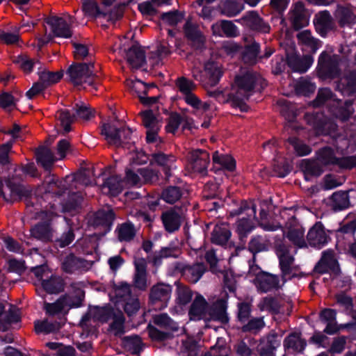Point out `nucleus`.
Listing matches in <instances>:
<instances>
[{
	"instance_id": "nucleus-1",
	"label": "nucleus",
	"mask_w": 356,
	"mask_h": 356,
	"mask_svg": "<svg viewBox=\"0 0 356 356\" xmlns=\"http://www.w3.org/2000/svg\"><path fill=\"white\" fill-rule=\"evenodd\" d=\"M259 79V77L255 73L247 72L245 74L236 77L227 99L219 90H208V95L220 102H230L232 106L238 108L241 111H247L245 101L252 95Z\"/></svg>"
},
{
	"instance_id": "nucleus-2",
	"label": "nucleus",
	"mask_w": 356,
	"mask_h": 356,
	"mask_svg": "<svg viewBox=\"0 0 356 356\" xmlns=\"http://www.w3.org/2000/svg\"><path fill=\"white\" fill-rule=\"evenodd\" d=\"M276 253L279 258L282 274V283H280L278 277L275 275L268 273L259 275L257 277V286L259 290L264 292L278 289L287 280L297 275V269L293 266V256L289 247L285 245H280L277 247Z\"/></svg>"
},
{
	"instance_id": "nucleus-3",
	"label": "nucleus",
	"mask_w": 356,
	"mask_h": 356,
	"mask_svg": "<svg viewBox=\"0 0 356 356\" xmlns=\"http://www.w3.org/2000/svg\"><path fill=\"white\" fill-rule=\"evenodd\" d=\"M226 301L220 299L216 301L212 307H209L205 298L197 294L193 301L189 311L188 316L191 320L200 321H218L222 323L228 321L226 313Z\"/></svg>"
},
{
	"instance_id": "nucleus-4",
	"label": "nucleus",
	"mask_w": 356,
	"mask_h": 356,
	"mask_svg": "<svg viewBox=\"0 0 356 356\" xmlns=\"http://www.w3.org/2000/svg\"><path fill=\"white\" fill-rule=\"evenodd\" d=\"M193 78L201 83L207 89L215 86L219 82L222 75V65L213 60L204 64L203 69L195 67L192 70Z\"/></svg>"
},
{
	"instance_id": "nucleus-5",
	"label": "nucleus",
	"mask_w": 356,
	"mask_h": 356,
	"mask_svg": "<svg viewBox=\"0 0 356 356\" xmlns=\"http://www.w3.org/2000/svg\"><path fill=\"white\" fill-rule=\"evenodd\" d=\"M68 74L74 85L83 86L84 88L86 85H88L97 89V75L93 64L80 63L73 65L69 68Z\"/></svg>"
},
{
	"instance_id": "nucleus-6",
	"label": "nucleus",
	"mask_w": 356,
	"mask_h": 356,
	"mask_svg": "<svg viewBox=\"0 0 356 356\" xmlns=\"http://www.w3.org/2000/svg\"><path fill=\"white\" fill-rule=\"evenodd\" d=\"M73 111L72 115L67 110H60L56 113V117L65 133L70 131V125L75 120H88L94 116V111L83 102L76 103L73 107Z\"/></svg>"
},
{
	"instance_id": "nucleus-7",
	"label": "nucleus",
	"mask_w": 356,
	"mask_h": 356,
	"mask_svg": "<svg viewBox=\"0 0 356 356\" xmlns=\"http://www.w3.org/2000/svg\"><path fill=\"white\" fill-rule=\"evenodd\" d=\"M178 91L182 95L185 102L197 111H207L210 108L208 102H202L194 93L196 85L193 81L184 77H179L175 82Z\"/></svg>"
},
{
	"instance_id": "nucleus-8",
	"label": "nucleus",
	"mask_w": 356,
	"mask_h": 356,
	"mask_svg": "<svg viewBox=\"0 0 356 356\" xmlns=\"http://www.w3.org/2000/svg\"><path fill=\"white\" fill-rule=\"evenodd\" d=\"M245 212V216H242L236 224V230L241 238L246 237L255 227V214L256 206L251 204L250 206L241 207L238 211H233L230 212L232 216L243 214Z\"/></svg>"
},
{
	"instance_id": "nucleus-9",
	"label": "nucleus",
	"mask_w": 356,
	"mask_h": 356,
	"mask_svg": "<svg viewBox=\"0 0 356 356\" xmlns=\"http://www.w3.org/2000/svg\"><path fill=\"white\" fill-rule=\"evenodd\" d=\"M101 134L110 145L120 147L131 140V130L129 127L119 128L108 123L102 126Z\"/></svg>"
},
{
	"instance_id": "nucleus-10",
	"label": "nucleus",
	"mask_w": 356,
	"mask_h": 356,
	"mask_svg": "<svg viewBox=\"0 0 356 356\" xmlns=\"http://www.w3.org/2000/svg\"><path fill=\"white\" fill-rule=\"evenodd\" d=\"M46 23L50 26L56 37L69 38L72 35L71 26L74 23V19L67 14L62 16H51L46 19Z\"/></svg>"
},
{
	"instance_id": "nucleus-11",
	"label": "nucleus",
	"mask_w": 356,
	"mask_h": 356,
	"mask_svg": "<svg viewBox=\"0 0 356 356\" xmlns=\"http://www.w3.org/2000/svg\"><path fill=\"white\" fill-rule=\"evenodd\" d=\"M317 160L322 167L330 164H337L343 168H352L356 166V156L338 159L330 147L321 149L318 152Z\"/></svg>"
},
{
	"instance_id": "nucleus-12",
	"label": "nucleus",
	"mask_w": 356,
	"mask_h": 356,
	"mask_svg": "<svg viewBox=\"0 0 356 356\" xmlns=\"http://www.w3.org/2000/svg\"><path fill=\"white\" fill-rule=\"evenodd\" d=\"M284 233L286 237L298 247L302 248L306 246L305 229L296 218L293 217L288 220L286 223Z\"/></svg>"
},
{
	"instance_id": "nucleus-13",
	"label": "nucleus",
	"mask_w": 356,
	"mask_h": 356,
	"mask_svg": "<svg viewBox=\"0 0 356 356\" xmlns=\"http://www.w3.org/2000/svg\"><path fill=\"white\" fill-rule=\"evenodd\" d=\"M81 296L82 293L79 292L75 299L70 296H63L52 304L45 303L44 309L49 315H55L70 307H78L81 303Z\"/></svg>"
},
{
	"instance_id": "nucleus-14",
	"label": "nucleus",
	"mask_w": 356,
	"mask_h": 356,
	"mask_svg": "<svg viewBox=\"0 0 356 356\" xmlns=\"http://www.w3.org/2000/svg\"><path fill=\"white\" fill-rule=\"evenodd\" d=\"M318 66L321 76L334 77L339 74V58L337 56H331L325 51L322 52L318 58Z\"/></svg>"
},
{
	"instance_id": "nucleus-15",
	"label": "nucleus",
	"mask_w": 356,
	"mask_h": 356,
	"mask_svg": "<svg viewBox=\"0 0 356 356\" xmlns=\"http://www.w3.org/2000/svg\"><path fill=\"white\" fill-rule=\"evenodd\" d=\"M307 239L311 246L321 248L329 239V236L321 222L315 223L309 230Z\"/></svg>"
},
{
	"instance_id": "nucleus-16",
	"label": "nucleus",
	"mask_w": 356,
	"mask_h": 356,
	"mask_svg": "<svg viewBox=\"0 0 356 356\" xmlns=\"http://www.w3.org/2000/svg\"><path fill=\"white\" fill-rule=\"evenodd\" d=\"M209 154L206 151H193L189 157L188 168L194 172L204 173L209 164Z\"/></svg>"
},
{
	"instance_id": "nucleus-17",
	"label": "nucleus",
	"mask_w": 356,
	"mask_h": 356,
	"mask_svg": "<svg viewBox=\"0 0 356 356\" xmlns=\"http://www.w3.org/2000/svg\"><path fill=\"white\" fill-rule=\"evenodd\" d=\"M176 268L189 282L193 283H196L205 271V267L201 263H197L193 266L178 263Z\"/></svg>"
},
{
	"instance_id": "nucleus-18",
	"label": "nucleus",
	"mask_w": 356,
	"mask_h": 356,
	"mask_svg": "<svg viewBox=\"0 0 356 356\" xmlns=\"http://www.w3.org/2000/svg\"><path fill=\"white\" fill-rule=\"evenodd\" d=\"M184 217V212L180 210L172 209L163 213L162 220L166 231L174 232L178 230Z\"/></svg>"
},
{
	"instance_id": "nucleus-19",
	"label": "nucleus",
	"mask_w": 356,
	"mask_h": 356,
	"mask_svg": "<svg viewBox=\"0 0 356 356\" xmlns=\"http://www.w3.org/2000/svg\"><path fill=\"white\" fill-rule=\"evenodd\" d=\"M130 286L127 284H122L117 289L116 294L118 296L124 299V310L129 316H131L136 313L140 308V302L136 298L129 297V296Z\"/></svg>"
},
{
	"instance_id": "nucleus-20",
	"label": "nucleus",
	"mask_w": 356,
	"mask_h": 356,
	"mask_svg": "<svg viewBox=\"0 0 356 356\" xmlns=\"http://www.w3.org/2000/svg\"><path fill=\"white\" fill-rule=\"evenodd\" d=\"M127 63L131 67L138 69L143 66L145 62V53L140 47L133 45L128 50L122 49Z\"/></svg>"
},
{
	"instance_id": "nucleus-21",
	"label": "nucleus",
	"mask_w": 356,
	"mask_h": 356,
	"mask_svg": "<svg viewBox=\"0 0 356 356\" xmlns=\"http://www.w3.org/2000/svg\"><path fill=\"white\" fill-rule=\"evenodd\" d=\"M244 26L261 33H268L270 26L265 23L261 18L254 12L248 13L246 15L239 19Z\"/></svg>"
},
{
	"instance_id": "nucleus-22",
	"label": "nucleus",
	"mask_w": 356,
	"mask_h": 356,
	"mask_svg": "<svg viewBox=\"0 0 356 356\" xmlns=\"http://www.w3.org/2000/svg\"><path fill=\"white\" fill-rule=\"evenodd\" d=\"M136 273L134 276V283L136 288L140 290H145L147 286V262L143 258H138L134 261Z\"/></svg>"
},
{
	"instance_id": "nucleus-23",
	"label": "nucleus",
	"mask_w": 356,
	"mask_h": 356,
	"mask_svg": "<svg viewBox=\"0 0 356 356\" xmlns=\"http://www.w3.org/2000/svg\"><path fill=\"white\" fill-rule=\"evenodd\" d=\"M330 270L334 273L339 270L338 263L331 251L325 252L321 259L315 266V271L319 273H325Z\"/></svg>"
},
{
	"instance_id": "nucleus-24",
	"label": "nucleus",
	"mask_w": 356,
	"mask_h": 356,
	"mask_svg": "<svg viewBox=\"0 0 356 356\" xmlns=\"http://www.w3.org/2000/svg\"><path fill=\"white\" fill-rule=\"evenodd\" d=\"M26 195V192L22 185L13 183L9 180L6 183V186L3 187L0 183V196L6 200H11Z\"/></svg>"
},
{
	"instance_id": "nucleus-25",
	"label": "nucleus",
	"mask_w": 356,
	"mask_h": 356,
	"mask_svg": "<svg viewBox=\"0 0 356 356\" xmlns=\"http://www.w3.org/2000/svg\"><path fill=\"white\" fill-rule=\"evenodd\" d=\"M291 19L297 29L301 28L308 24L309 15L305 10L302 2H296L293 7L291 14Z\"/></svg>"
},
{
	"instance_id": "nucleus-26",
	"label": "nucleus",
	"mask_w": 356,
	"mask_h": 356,
	"mask_svg": "<svg viewBox=\"0 0 356 356\" xmlns=\"http://www.w3.org/2000/svg\"><path fill=\"white\" fill-rule=\"evenodd\" d=\"M289 66L295 72H305L312 65L313 58L309 55L300 58L297 55H290L287 57Z\"/></svg>"
},
{
	"instance_id": "nucleus-27",
	"label": "nucleus",
	"mask_w": 356,
	"mask_h": 356,
	"mask_svg": "<svg viewBox=\"0 0 356 356\" xmlns=\"http://www.w3.org/2000/svg\"><path fill=\"white\" fill-rule=\"evenodd\" d=\"M88 266L86 261L72 254L67 256L62 263L63 270L68 273L84 270L88 268Z\"/></svg>"
},
{
	"instance_id": "nucleus-28",
	"label": "nucleus",
	"mask_w": 356,
	"mask_h": 356,
	"mask_svg": "<svg viewBox=\"0 0 356 356\" xmlns=\"http://www.w3.org/2000/svg\"><path fill=\"white\" fill-rule=\"evenodd\" d=\"M171 54L170 45L169 42L162 43L156 51H152L148 58L149 64L155 67L163 64V60Z\"/></svg>"
},
{
	"instance_id": "nucleus-29",
	"label": "nucleus",
	"mask_w": 356,
	"mask_h": 356,
	"mask_svg": "<svg viewBox=\"0 0 356 356\" xmlns=\"http://www.w3.org/2000/svg\"><path fill=\"white\" fill-rule=\"evenodd\" d=\"M152 162L161 165L168 177L171 175L170 171L176 168L175 158L172 155L156 153L152 155Z\"/></svg>"
},
{
	"instance_id": "nucleus-30",
	"label": "nucleus",
	"mask_w": 356,
	"mask_h": 356,
	"mask_svg": "<svg viewBox=\"0 0 356 356\" xmlns=\"http://www.w3.org/2000/svg\"><path fill=\"white\" fill-rule=\"evenodd\" d=\"M124 182V181L118 176H112L106 179L102 185V193L106 195L115 196L122 192Z\"/></svg>"
},
{
	"instance_id": "nucleus-31",
	"label": "nucleus",
	"mask_w": 356,
	"mask_h": 356,
	"mask_svg": "<svg viewBox=\"0 0 356 356\" xmlns=\"http://www.w3.org/2000/svg\"><path fill=\"white\" fill-rule=\"evenodd\" d=\"M298 42L303 45L306 50L315 53L321 47V42L314 38L307 30L300 32L298 35Z\"/></svg>"
},
{
	"instance_id": "nucleus-32",
	"label": "nucleus",
	"mask_w": 356,
	"mask_h": 356,
	"mask_svg": "<svg viewBox=\"0 0 356 356\" xmlns=\"http://www.w3.org/2000/svg\"><path fill=\"white\" fill-rule=\"evenodd\" d=\"M38 74L39 76V81L45 88L58 82L63 75L61 71L51 72L45 68H39Z\"/></svg>"
},
{
	"instance_id": "nucleus-33",
	"label": "nucleus",
	"mask_w": 356,
	"mask_h": 356,
	"mask_svg": "<svg viewBox=\"0 0 356 356\" xmlns=\"http://www.w3.org/2000/svg\"><path fill=\"white\" fill-rule=\"evenodd\" d=\"M213 162L217 170L225 169L228 171H233L236 167L234 159L228 154H220L218 152L213 155Z\"/></svg>"
},
{
	"instance_id": "nucleus-34",
	"label": "nucleus",
	"mask_w": 356,
	"mask_h": 356,
	"mask_svg": "<svg viewBox=\"0 0 356 356\" xmlns=\"http://www.w3.org/2000/svg\"><path fill=\"white\" fill-rule=\"evenodd\" d=\"M314 23L316 29L323 35L332 28V17L327 11H322L316 15Z\"/></svg>"
},
{
	"instance_id": "nucleus-35",
	"label": "nucleus",
	"mask_w": 356,
	"mask_h": 356,
	"mask_svg": "<svg viewBox=\"0 0 356 356\" xmlns=\"http://www.w3.org/2000/svg\"><path fill=\"white\" fill-rule=\"evenodd\" d=\"M301 169L304 172L306 180H309L312 176H319L323 172V167L318 160H302Z\"/></svg>"
},
{
	"instance_id": "nucleus-36",
	"label": "nucleus",
	"mask_w": 356,
	"mask_h": 356,
	"mask_svg": "<svg viewBox=\"0 0 356 356\" xmlns=\"http://www.w3.org/2000/svg\"><path fill=\"white\" fill-rule=\"evenodd\" d=\"M320 318L327 323L324 331L330 334L335 333L338 328L336 323V312L331 309H325L321 312Z\"/></svg>"
},
{
	"instance_id": "nucleus-37",
	"label": "nucleus",
	"mask_w": 356,
	"mask_h": 356,
	"mask_svg": "<svg viewBox=\"0 0 356 356\" xmlns=\"http://www.w3.org/2000/svg\"><path fill=\"white\" fill-rule=\"evenodd\" d=\"M172 291L168 284H159L154 286L151 289L150 299L152 301L161 300L165 302L169 300Z\"/></svg>"
},
{
	"instance_id": "nucleus-38",
	"label": "nucleus",
	"mask_w": 356,
	"mask_h": 356,
	"mask_svg": "<svg viewBox=\"0 0 356 356\" xmlns=\"http://www.w3.org/2000/svg\"><path fill=\"white\" fill-rule=\"evenodd\" d=\"M219 8L222 15L232 17L240 13L243 10L244 7L241 3L232 0H226L223 2H220Z\"/></svg>"
},
{
	"instance_id": "nucleus-39",
	"label": "nucleus",
	"mask_w": 356,
	"mask_h": 356,
	"mask_svg": "<svg viewBox=\"0 0 356 356\" xmlns=\"http://www.w3.org/2000/svg\"><path fill=\"white\" fill-rule=\"evenodd\" d=\"M74 196L76 197V195H74ZM81 202V198L80 197H77V198L74 199V202L73 203H70L69 204L63 206L60 209H57L55 207V204H53L52 206H51V211H42L38 218L42 219H49L51 218L53 216L58 215V211L67 212L71 211L72 210L74 209L75 210L80 205Z\"/></svg>"
},
{
	"instance_id": "nucleus-40",
	"label": "nucleus",
	"mask_w": 356,
	"mask_h": 356,
	"mask_svg": "<svg viewBox=\"0 0 356 356\" xmlns=\"http://www.w3.org/2000/svg\"><path fill=\"white\" fill-rule=\"evenodd\" d=\"M231 236V232L225 225L216 226L211 234L212 243L224 245H225Z\"/></svg>"
},
{
	"instance_id": "nucleus-41",
	"label": "nucleus",
	"mask_w": 356,
	"mask_h": 356,
	"mask_svg": "<svg viewBox=\"0 0 356 356\" xmlns=\"http://www.w3.org/2000/svg\"><path fill=\"white\" fill-rule=\"evenodd\" d=\"M31 235L40 241H49L53 238V229L49 224H39L31 229Z\"/></svg>"
},
{
	"instance_id": "nucleus-42",
	"label": "nucleus",
	"mask_w": 356,
	"mask_h": 356,
	"mask_svg": "<svg viewBox=\"0 0 356 356\" xmlns=\"http://www.w3.org/2000/svg\"><path fill=\"white\" fill-rule=\"evenodd\" d=\"M114 219V213L111 210H100L95 214V224L102 225L105 231L109 230Z\"/></svg>"
},
{
	"instance_id": "nucleus-43",
	"label": "nucleus",
	"mask_w": 356,
	"mask_h": 356,
	"mask_svg": "<svg viewBox=\"0 0 356 356\" xmlns=\"http://www.w3.org/2000/svg\"><path fill=\"white\" fill-rule=\"evenodd\" d=\"M284 346L286 349H291L296 352H301L305 349L306 342L301 339L300 334H291L285 339Z\"/></svg>"
},
{
	"instance_id": "nucleus-44",
	"label": "nucleus",
	"mask_w": 356,
	"mask_h": 356,
	"mask_svg": "<svg viewBox=\"0 0 356 356\" xmlns=\"http://www.w3.org/2000/svg\"><path fill=\"white\" fill-rule=\"evenodd\" d=\"M37 159L44 168L47 169L57 159L54 156L49 148L43 147L38 150Z\"/></svg>"
},
{
	"instance_id": "nucleus-45",
	"label": "nucleus",
	"mask_w": 356,
	"mask_h": 356,
	"mask_svg": "<svg viewBox=\"0 0 356 356\" xmlns=\"http://www.w3.org/2000/svg\"><path fill=\"white\" fill-rule=\"evenodd\" d=\"M179 254V250L177 248H163L161 250L154 253L152 262L154 265L159 266L161 264L162 259L170 257H176Z\"/></svg>"
},
{
	"instance_id": "nucleus-46",
	"label": "nucleus",
	"mask_w": 356,
	"mask_h": 356,
	"mask_svg": "<svg viewBox=\"0 0 356 356\" xmlns=\"http://www.w3.org/2000/svg\"><path fill=\"white\" fill-rule=\"evenodd\" d=\"M184 31L188 38L197 44L203 43L204 40L203 35L198 30L197 26L190 21L186 22L184 26Z\"/></svg>"
},
{
	"instance_id": "nucleus-47",
	"label": "nucleus",
	"mask_w": 356,
	"mask_h": 356,
	"mask_svg": "<svg viewBox=\"0 0 356 356\" xmlns=\"http://www.w3.org/2000/svg\"><path fill=\"white\" fill-rule=\"evenodd\" d=\"M269 241L264 237L257 236L253 237L248 245V248L253 254L266 251L268 249Z\"/></svg>"
},
{
	"instance_id": "nucleus-48",
	"label": "nucleus",
	"mask_w": 356,
	"mask_h": 356,
	"mask_svg": "<svg viewBox=\"0 0 356 356\" xmlns=\"http://www.w3.org/2000/svg\"><path fill=\"white\" fill-rule=\"evenodd\" d=\"M280 307V305L277 300L272 297H266L258 304V307L261 311H266L271 313L279 312Z\"/></svg>"
},
{
	"instance_id": "nucleus-49",
	"label": "nucleus",
	"mask_w": 356,
	"mask_h": 356,
	"mask_svg": "<svg viewBox=\"0 0 356 356\" xmlns=\"http://www.w3.org/2000/svg\"><path fill=\"white\" fill-rule=\"evenodd\" d=\"M113 322L110 325L111 331L115 335H120L124 332V318L121 312L113 314Z\"/></svg>"
},
{
	"instance_id": "nucleus-50",
	"label": "nucleus",
	"mask_w": 356,
	"mask_h": 356,
	"mask_svg": "<svg viewBox=\"0 0 356 356\" xmlns=\"http://www.w3.org/2000/svg\"><path fill=\"white\" fill-rule=\"evenodd\" d=\"M181 191L179 188L170 186L165 188L161 195V198L169 204H173L181 197Z\"/></svg>"
},
{
	"instance_id": "nucleus-51",
	"label": "nucleus",
	"mask_w": 356,
	"mask_h": 356,
	"mask_svg": "<svg viewBox=\"0 0 356 356\" xmlns=\"http://www.w3.org/2000/svg\"><path fill=\"white\" fill-rule=\"evenodd\" d=\"M333 207L336 209H343L349 205V200L346 192L339 191L332 195Z\"/></svg>"
},
{
	"instance_id": "nucleus-52",
	"label": "nucleus",
	"mask_w": 356,
	"mask_h": 356,
	"mask_svg": "<svg viewBox=\"0 0 356 356\" xmlns=\"http://www.w3.org/2000/svg\"><path fill=\"white\" fill-rule=\"evenodd\" d=\"M82 8L85 15L88 16L97 17L106 15L105 11L100 10L95 0H83Z\"/></svg>"
},
{
	"instance_id": "nucleus-53",
	"label": "nucleus",
	"mask_w": 356,
	"mask_h": 356,
	"mask_svg": "<svg viewBox=\"0 0 356 356\" xmlns=\"http://www.w3.org/2000/svg\"><path fill=\"white\" fill-rule=\"evenodd\" d=\"M60 327V323L57 322L51 323L47 320L38 321L35 323V330L37 333L48 334L58 330Z\"/></svg>"
},
{
	"instance_id": "nucleus-54",
	"label": "nucleus",
	"mask_w": 356,
	"mask_h": 356,
	"mask_svg": "<svg viewBox=\"0 0 356 356\" xmlns=\"http://www.w3.org/2000/svg\"><path fill=\"white\" fill-rule=\"evenodd\" d=\"M183 18L184 14L177 10L165 13L161 15L162 22L170 26L177 25L182 21Z\"/></svg>"
},
{
	"instance_id": "nucleus-55",
	"label": "nucleus",
	"mask_w": 356,
	"mask_h": 356,
	"mask_svg": "<svg viewBox=\"0 0 356 356\" xmlns=\"http://www.w3.org/2000/svg\"><path fill=\"white\" fill-rule=\"evenodd\" d=\"M143 122L147 129L160 127L159 119L152 111H145L141 113Z\"/></svg>"
},
{
	"instance_id": "nucleus-56",
	"label": "nucleus",
	"mask_w": 356,
	"mask_h": 356,
	"mask_svg": "<svg viewBox=\"0 0 356 356\" xmlns=\"http://www.w3.org/2000/svg\"><path fill=\"white\" fill-rule=\"evenodd\" d=\"M41 284L44 289L49 293H57L61 288L60 279L53 277L52 275L47 280H43Z\"/></svg>"
},
{
	"instance_id": "nucleus-57",
	"label": "nucleus",
	"mask_w": 356,
	"mask_h": 356,
	"mask_svg": "<svg viewBox=\"0 0 356 356\" xmlns=\"http://www.w3.org/2000/svg\"><path fill=\"white\" fill-rule=\"evenodd\" d=\"M316 89L314 83L307 79L299 80L296 85V91L298 95H309L313 93Z\"/></svg>"
},
{
	"instance_id": "nucleus-58",
	"label": "nucleus",
	"mask_w": 356,
	"mask_h": 356,
	"mask_svg": "<svg viewBox=\"0 0 356 356\" xmlns=\"http://www.w3.org/2000/svg\"><path fill=\"white\" fill-rule=\"evenodd\" d=\"M154 323L165 329L177 330V325L167 314H161L154 317Z\"/></svg>"
},
{
	"instance_id": "nucleus-59",
	"label": "nucleus",
	"mask_w": 356,
	"mask_h": 356,
	"mask_svg": "<svg viewBox=\"0 0 356 356\" xmlns=\"http://www.w3.org/2000/svg\"><path fill=\"white\" fill-rule=\"evenodd\" d=\"M14 62L25 72L29 73L32 70L34 65L37 64L28 56L22 54L16 57Z\"/></svg>"
},
{
	"instance_id": "nucleus-60",
	"label": "nucleus",
	"mask_w": 356,
	"mask_h": 356,
	"mask_svg": "<svg viewBox=\"0 0 356 356\" xmlns=\"http://www.w3.org/2000/svg\"><path fill=\"white\" fill-rule=\"evenodd\" d=\"M118 238L120 241H130L135 235L134 226L130 223L122 224L118 229Z\"/></svg>"
},
{
	"instance_id": "nucleus-61",
	"label": "nucleus",
	"mask_w": 356,
	"mask_h": 356,
	"mask_svg": "<svg viewBox=\"0 0 356 356\" xmlns=\"http://www.w3.org/2000/svg\"><path fill=\"white\" fill-rule=\"evenodd\" d=\"M138 10L143 16L151 17L157 13V6L154 0L143 1L138 4Z\"/></svg>"
},
{
	"instance_id": "nucleus-62",
	"label": "nucleus",
	"mask_w": 356,
	"mask_h": 356,
	"mask_svg": "<svg viewBox=\"0 0 356 356\" xmlns=\"http://www.w3.org/2000/svg\"><path fill=\"white\" fill-rule=\"evenodd\" d=\"M177 301L181 305L188 304L192 298V292L189 288L184 286H179L177 289Z\"/></svg>"
},
{
	"instance_id": "nucleus-63",
	"label": "nucleus",
	"mask_w": 356,
	"mask_h": 356,
	"mask_svg": "<svg viewBox=\"0 0 356 356\" xmlns=\"http://www.w3.org/2000/svg\"><path fill=\"white\" fill-rule=\"evenodd\" d=\"M259 45L258 43L253 42L247 46L243 54L244 60L250 63H254L259 54Z\"/></svg>"
},
{
	"instance_id": "nucleus-64",
	"label": "nucleus",
	"mask_w": 356,
	"mask_h": 356,
	"mask_svg": "<svg viewBox=\"0 0 356 356\" xmlns=\"http://www.w3.org/2000/svg\"><path fill=\"white\" fill-rule=\"evenodd\" d=\"M289 142L299 156L307 155L311 152V148L308 145L299 141L296 138H290Z\"/></svg>"
}]
</instances>
